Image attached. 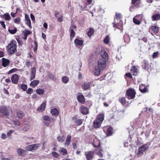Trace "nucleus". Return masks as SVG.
Returning <instances> with one entry per match:
<instances>
[{
  "label": "nucleus",
  "instance_id": "nucleus-38",
  "mask_svg": "<svg viewBox=\"0 0 160 160\" xmlns=\"http://www.w3.org/2000/svg\"><path fill=\"white\" fill-rule=\"evenodd\" d=\"M152 20H157L160 19V14H156L152 16Z\"/></svg>",
  "mask_w": 160,
  "mask_h": 160
},
{
  "label": "nucleus",
  "instance_id": "nucleus-27",
  "mask_svg": "<svg viewBox=\"0 0 160 160\" xmlns=\"http://www.w3.org/2000/svg\"><path fill=\"white\" fill-rule=\"evenodd\" d=\"M39 83V80H34L31 82L30 85L32 88H34L37 86Z\"/></svg>",
  "mask_w": 160,
  "mask_h": 160
},
{
  "label": "nucleus",
  "instance_id": "nucleus-3",
  "mask_svg": "<svg viewBox=\"0 0 160 160\" xmlns=\"http://www.w3.org/2000/svg\"><path fill=\"white\" fill-rule=\"evenodd\" d=\"M136 92L133 89L129 88L126 91L125 96L128 99H132L135 97Z\"/></svg>",
  "mask_w": 160,
  "mask_h": 160
},
{
  "label": "nucleus",
  "instance_id": "nucleus-48",
  "mask_svg": "<svg viewBox=\"0 0 160 160\" xmlns=\"http://www.w3.org/2000/svg\"><path fill=\"white\" fill-rule=\"evenodd\" d=\"M32 33L29 30H26L25 31L23 32V33L24 36H26L28 37V36L31 34Z\"/></svg>",
  "mask_w": 160,
  "mask_h": 160
},
{
  "label": "nucleus",
  "instance_id": "nucleus-40",
  "mask_svg": "<svg viewBox=\"0 0 160 160\" xmlns=\"http://www.w3.org/2000/svg\"><path fill=\"white\" fill-rule=\"evenodd\" d=\"M94 30L92 28H90L88 32L87 35L89 37L91 36L94 33Z\"/></svg>",
  "mask_w": 160,
  "mask_h": 160
},
{
  "label": "nucleus",
  "instance_id": "nucleus-43",
  "mask_svg": "<svg viewBox=\"0 0 160 160\" xmlns=\"http://www.w3.org/2000/svg\"><path fill=\"white\" fill-rule=\"evenodd\" d=\"M13 124L15 126H20L21 125V123L18 120H14L13 121Z\"/></svg>",
  "mask_w": 160,
  "mask_h": 160
},
{
  "label": "nucleus",
  "instance_id": "nucleus-41",
  "mask_svg": "<svg viewBox=\"0 0 160 160\" xmlns=\"http://www.w3.org/2000/svg\"><path fill=\"white\" fill-rule=\"evenodd\" d=\"M110 40V38L108 35L106 36L103 39V42L105 44H107L108 43Z\"/></svg>",
  "mask_w": 160,
  "mask_h": 160
},
{
  "label": "nucleus",
  "instance_id": "nucleus-34",
  "mask_svg": "<svg viewBox=\"0 0 160 160\" xmlns=\"http://www.w3.org/2000/svg\"><path fill=\"white\" fill-rule=\"evenodd\" d=\"M118 101L123 105H125L126 102V100L124 97L120 98Z\"/></svg>",
  "mask_w": 160,
  "mask_h": 160
},
{
  "label": "nucleus",
  "instance_id": "nucleus-5",
  "mask_svg": "<svg viewBox=\"0 0 160 160\" xmlns=\"http://www.w3.org/2000/svg\"><path fill=\"white\" fill-rule=\"evenodd\" d=\"M84 155L87 160H93L94 158V152L92 151L85 152Z\"/></svg>",
  "mask_w": 160,
  "mask_h": 160
},
{
  "label": "nucleus",
  "instance_id": "nucleus-32",
  "mask_svg": "<svg viewBox=\"0 0 160 160\" xmlns=\"http://www.w3.org/2000/svg\"><path fill=\"white\" fill-rule=\"evenodd\" d=\"M48 76L49 79L55 81L56 80L55 75L51 73L50 72L48 73Z\"/></svg>",
  "mask_w": 160,
  "mask_h": 160
},
{
  "label": "nucleus",
  "instance_id": "nucleus-35",
  "mask_svg": "<svg viewBox=\"0 0 160 160\" xmlns=\"http://www.w3.org/2000/svg\"><path fill=\"white\" fill-rule=\"evenodd\" d=\"M36 93L39 95H43L44 93V90L41 88H38L36 90Z\"/></svg>",
  "mask_w": 160,
  "mask_h": 160
},
{
  "label": "nucleus",
  "instance_id": "nucleus-39",
  "mask_svg": "<svg viewBox=\"0 0 160 160\" xmlns=\"http://www.w3.org/2000/svg\"><path fill=\"white\" fill-rule=\"evenodd\" d=\"M17 115L19 118H22L24 116V113L22 111H19L17 112Z\"/></svg>",
  "mask_w": 160,
  "mask_h": 160
},
{
  "label": "nucleus",
  "instance_id": "nucleus-46",
  "mask_svg": "<svg viewBox=\"0 0 160 160\" xmlns=\"http://www.w3.org/2000/svg\"><path fill=\"white\" fill-rule=\"evenodd\" d=\"M60 152L62 153L63 155H66L67 154V150L64 148H62L60 151Z\"/></svg>",
  "mask_w": 160,
  "mask_h": 160
},
{
  "label": "nucleus",
  "instance_id": "nucleus-17",
  "mask_svg": "<svg viewBox=\"0 0 160 160\" xmlns=\"http://www.w3.org/2000/svg\"><path fill=\"white\" fill-rule=\"evenodd\" d=\"M92 145L94 148H98L100 147L101 145L100 140L97 139H94Z\"/></svg>",
  "mask_w": 160,
  "mask_h": 160
},
{
  "label": "nucleus",
  "instance_id": "nucleus-18",
  "mask_svg": "<svg viewBox=\"0 0 160 160\" xmlns=\"http://www.w3.org/2000/svg\"><path fill=\"white\" fill-rule=\"evenodd\" d=\"M71 136L70 135H68L66 137V139L64 145L65 146H69L71 142Z\"/></svg>",
  "mask_w": 160,
  "mask_h": 160
},
{
  "label": "nucleus",
  "instance_id": "nucleus-6",
  "mask_svg": "<svg viewBox=\"0 0 160 160\" xmlns=\"http://www.w3.org/2000/svg\"><path fill=\"white\" fill-rule=\"evenodd\" d=\"M40 144L38 143L32 144L27 146L26 149L28 151H32V150H36L39 147Z\"/></svg>",
  "mask_w": 160,
  "mask_h": 160
},
{
  "label": "nucleus",
  "instance_id": "nucleus-57",
  "mask_svg": "<svg viewBox=\"0 0 160 160\" xmlns=\"http://www.w3.org/2000/svg\"><path fill=\"white\" fill-rule=\"evenodd\" d=\"M32 64V62L29 61H27L25 62V65L27 67H29L31 66Z\"/></svg>",
  "mask_w": 160,
  "mask_h": 160
},
{
  "label": "nucleus",
  "instance_id": "nucleus-12",
  "mask_svg": "<svg viewBox=\"0 0 160 160\" xmlns=\"http://www.w3.org/2000/svg\"><path fill=\"white\" fill-rule=\"evenodd\" d=\"M148 86L143 84H141V92L142 93L148 92H149Z\"/></svg>",
  "mask_w": 160,
  "mask_h": 160
},
{
  "label": "nucleus",
  "instance_id": "nucleus-30",
  "mask_svg": "<svg viewBox=\"0 0 160 160\" xmlns=\"http://www.w3.org/2000/svg\"><path fill=\"white\" fill-rule=\"evenodd\" d=\"M1 17L2 19H5V20H10L11 18V17L9 14L8 13L1 15Z\"/></svg>",
  "mask_w": 160,
  "mask_h": 160
},
{
  "label": "nucleus",
  "instance_id": "nucleus-58",
  "mask_svg": "<svg viewBox=\"0 0 160 160\" xmlns=\"http://www.w3.org/2000/svg\"><path fill=\"white\" fill-rule=\"evenodd\" d=\"M26 23L28 26L30 28H32L31 21H26Z\"/></svg>",
  "mask_w": 160,
  "mask_h": 160
},
{
  "label": "nucleus",
  "instance_id": "nucleus-19",
  "mask_svg": "<svg viewBox=\"0 0 160 160\" xmlns=\"http://www.w3.org/2000/svg\"><path fill=\"white\" fill-rule=\"evenodd\" d=\"M10 61L9 60L5 58H2V65L4 67L8 66L9 64Z\"/></svg>",
  "mask_w": 160,
  "mask_h": 160
},
{
  "label": "nucleus",
  "instance_id": "nucleus-36",
  "mask_svg": "<svg viewBox=\"0 0 160 160\" xmlns=\"http://www.w3.org/2000/svg\"><path fill=\"white\" fill-rule=\"evenodd\" d=\"M151 29L155 33H158L159 32L158 28L156 26H153L151 27Z\"/></svg>",
  "mask_w": 160,
  "mask_h": 160
},
{
  "label": "nucleus",
  "instance_id": "nucleus-53",
  "mask_svg": "<svg viewBox=\"0 0 160 160\" xmlns=\"http://www.w3.org/2000/svg\"><path fill=\"white\" fill-rule=\"evenodd\" d=\"M18 70V69L17 68H13V69H11L8 72V74H10L11 73H13L14 72H15Z\"/></svg>",
  "mask_w": 160,
  "mask_h": 160
},
{
  "label": "nucleus",
  "instance_id": "nucleus-33",
  "mask_svg": "<svg viewBox=\"0 0 160 160\" xmlns=\"http://www.w3.org/2000/svg\"><path fill=\"white\" fill-rule=\"evenodd\" d=\"M139 0H132L131 3L133 5L135 8H137L139 7V5L137 3L139 1Z\"/></svg>",
  "mask_w": 160,
  "mask_h": 160
},
{
  "label": "nucleus",
  "instance_id": "nucleus-1",
  "mask_svg": "<svg viewBox=\"0 0 160 160\" xmlns=\"http://www.w3.org/2000/svg\"><path fill=\"white\" fill-rule=\"evenodd\" d=\"M101 58L99 59L98 61L97 66L103 69L107 66L108 56L107 52L105 50H103L101 52Z\"/></svg>",
  "mask_w": 160,
  "mask_h": 160
},
{
  "label": "nucleus",
  "instance_id": "nucleus-31",
  "mask_svg": "<svg viewBox=\"0 0 160 160\" xmlns=\"http://www.w3.org/2000/svg\"><path fill=\"white\" fill-rule=\"evenodd\" d=\"M69 32H70V40L72 41L73 38L75 36V32L73 29H69Z\"/></svg>",
  "mask_w": 160,
  "mask_h": 160
},
{
  "label": "nucleus",
  "instance_id": "nucleus-51",
  "mask_svg": "<svg viewBox=\"0 0 160 160\" xmlns=\"http://www.w3.org/2000/svg\"><path fill=\"white\" fill-rule=\"evenodd\" d=\"M57 139L59 142H63L64 141V140L63 139V137L62 136V137L59 136L57 137Z\"/></svg>",
  "mask_w": 160,
  "mask_h": 160
},
{
  "label": "nucleus",
  "instance_id": "nucleus-47",
  "mask_svg": "<svg viewBox=\"0 0 160 160\" xmlns=\"http://www.w3.org/2000/svg\"><path fill=\"white\" fill-rule=\"evenodd\" d=\"M33 42L35 45V47L33 48V51L34 52H36L37 51L38 49V44L37 42L35 40Z\"/></svg>",
  "mask_w": 160,
  "mask_h": 160
},
{
  "label": "nucleus",
  "instance_id": "nucleus-29",
  "mask_svg": "<svg viewBox=\"0 0 160 160\" xmlns=\"http://www.w3.org/2000/svg\"><path fill=\"white\" fill-rule=\"evenodd\" d=\"M148 148V146L147 144L143 145L141 146V154H142Z\"/></svg>",
  "mask_w": 160,
  "mask_h": 160
},
{
  "label": "nucleus",
  "instance_id": "nucleus-24",
  "mask_svg": "<svg viewBox=\"0 0 160 160\" xmlns=\"http://www.w3.org/2000/svg\"><path fill=\"white\" fill-rule=\"evenodd\" d=\"M143 63L144 66L143 65V68L145 70H148L149 68V67L150 66L147 60L144 59L143 60Z\"/></svg>",
  "mask_w": 160,
  "mask_h": 160
},
{
  "label": "nucleus",
  "instance_id": "nucleus-62",
  "mask_svg": "<svg viewBox=\"0 0 160 160\" xmlns=\"http://www.w3.org/2000/svg\"><path fill=\"white\" fill-rule=\"evenodd\" d=\"M17 10L18 9H17V11H16L15 12H12L11 13V15L13 18H14L15 17V14H16L17 12Z\"/></svg>",
  "mask_w": 160,
  "mask_h": 160
},
{
  "label": "nucleus",
  "instance_id": "nucleus-44",
  "mask_svg": "<svg viewBox=\"0 0 160 160\" xmlns=\"http://www.w3.org/2000/svg\"><path fill=\"white\" fill-rule=\"evenodd\" d=\"M113 27L114 28L120 29L122 27V24L120 25L118 23H115V22L113 23Z\"/></svg>",
  "mask_w": 160,
  "mask_h": 160
},
{
  "label": "nucleus",
  "instance_id": "nucleus-20",
  "mask_svg": "<svg viewBox=\"0 0 160 160\" xmlns=\"http://www.w3.org/2000/svg\"><path fill=\"white\" fill-rule=\"evenodd\" d=\"M17 153L18 154L21 156H24L25 155L27 151L25 150H23L21 148H19L18 149Z\"/></svg>",
  "mask_w": 160,
  "mask_h": 160
},
{
  "label": "nucleus",
  "instance_id": "nucleus-28",
  "mask_svg": "<svg viewBox=\"0 0 160 160\" xmlns=\"http://www.w3.org/2000/svg\"><path fill=\"white\" fill-rule=\"evenodd\" d=\"M104 117V114L102 113L99 114L97 116L96 119L102 122L103 121Z\"/></svg>",
  "mask_w": 160,
  "mask_h": 160
},
{
  "label": "nucleus",
  "instance_id": "nucleus-63",
  "mask_svg": "<svg viewBox=\"0 0 160 160\" xmlns=\"http://www.w3.org/2000/svg\"><path fill=\"white\" fill-rule=\"evenodd\" d=\"M1 138H2L5 139L7 138L6 135L5 134L3 133L2 134Z\"/></svg>",
  "mask_w": 160,
  "mask_h": 160
},
{
  "label": "nucleus",
  "instance_id": "nucleus-2",
  "mask_svg": "<svg viewBox=\"0 0 160 160\" xmlns=\"http://www.w3.org/2000/svg\"><path fill=\"white\" fill-rule=\"evenodd\" d=\"M17 42L15 40H12L6 47V49L8 53L10 54L14 53L17 51Z\"/></svg>",
  "mask_w": 160,
  "mask_h": 160
},
{
  "label": "nucleus",
  "instance_id": "nucleus-49",
  "mask_svg": "<svg viewBox=\"0 0 160 160\" xmlns=\"http://www.w3.org/2000/svg\"><path fill=\"white\" fill-rule=\"evenodd\" d=\"M8 31L10 33L12 34H14L17 32V29L16 28H15L14 29L12 30L9 29L8 30Z\"/></svg>",
  "mask_w": 160,
  "mask_h": 160
},
{
  "label": "nucleus",
  "instance_id": "nucleus-26",
  "mask_svg": "<svg viewBox=\"0 0 160 160\" xmlns=\"http://www.w3.org/2000/svg\"><path fill=\"white\" fill-rule=\"evenodd\" d=\"M51 113L53 116H58L59 114V112L56 108L52 109L51 110Z\"/></svg>",
  "mask_w": 160,
  "mask_h": 160
},
{
  "label": "nucleus",
  "instance_id": "nucleus-52",
  "mask_svg": "<svg viewBox=\"0 0 160 160\" xmlns=\"http://www.w3.org/2000/svg\"><path fill=\"white\" fill-rule=\"evenodd\" d=\"M16 40H17L18 44L19 46H22V40H20L19 38H16Z\"/></svg>",
  "mask_w": 160,
  "mask_h": 160
},
{
  "label": "nucleus",
  "instance_id": "nucleus-4",
  "mask_svg": "<svg viewBox=\"0 0 160 160\" xmlns=\"http://www.w3.org/2000/svg\"><path fill=\"white\" fill-rule=\"evenodd\" d=\"M10 109L5 106L0 107V113H2L3 116H9Z\"/></svg>",
  "mask_w": 160,
  "mask_h": 160
},
{
  "label": "nucleus",
  "instance_id": "nucleus-7",
  "mask_svg": "<svg viewBox=\"0 0 160 160\" xmlns=\"http://www.w3.org/2000/svg\"><path fill=\"white\" fill-rule=\"evenodd\" d=\"M77 99L78 101L82 104H84L85 102V99L83 95L81 92H78L77 96Z\"/></svg>",
  "mask_w": 160,
  "mask_h": 160
},
{
  "label": "nucleus",
  "instance_id": "nucleus-54",
  "mask_svg": "<svg viewBox=\"0 0 160 160\" xmlns=\"http://www.w3.org/2000/svg\"><path fill=\"white\" fill-rule=\"evenodd\" d=\"M159 53L158 52H155L153 53L152 55V58H155L158 57V56Z\"/></svg>",
  "mask_w": 160,
  "mask_h": 160
},
{
  "label": "nucleus",
  "instance_id": "nucleus-61",
  "mask_svg": "<svg viewBox=\"0 0 160 160\" xmlns=\"http://www.w3.org/2000/svg\"><path fill=\"white\" fill-rule=\"evenodd\" d=\"M72 148L74 150H75L77 148V146L76 143H72Z\"/></svg>",
  "mask_w": 160,
  "mask_h": 160
},
{
  "label": "nucleus",
  "instance_id": "nucleus-50",
  "mask_svg": "<svg viewBox=\"0 0 160 160\" xmlns=\"http://www.w3.org/2000/svg\"><path fill=\"white\" fill-rule=\"evenodd\" d=\"M27 85L26 84H22L21 85V88L23 91H26L27 89Z\"/></svg>",
  "mask_w": 160,
  "mask_h": 160
},
{
  "label": "nucleus",
  "instance_id": "nucleus-21",
  "mask_svg": "<svg viewBox=\"0 0 160 160\" xmlns=\"http://www.w3.org/2000/svg\"><path fill=\"white\" fill-rule=\"evenodd\" d=\"M36 69L35 67L32 68L31 69V76L30 80L31 81L34 79L36 77Z\"/></svg>",
  "mask_w": 160,
  "mask_h": 160
},
{
  "label": "nucleus",
  "instance_id": "nucleus-8",
  "mask_svg": "<svg viewBox=\"0 0 160 160\" xmlns=\"http://www.w3.org/2000/svg\"><path fill=\"white\" fill-rule=\"evenodd\" d=\"M42 119L44 121H47V122H44L43 124L44 125L48 127L51 123V118L48 115H44L42 117Z\"/></svg>",
  "mask_w": 160,
  "mask_h": 160
},
{
  "label": "nucleus",
  "instance_id": "nucleus-10",
  "mask_svg": "<svg viewBox=\"0 0 160 160\" xmlns=\"http://www.w3.org/2000/svg\"><path fill=\"white\" fill-rule=\"evenodd\" d=\"M11 80L13 83L15 84H17L19 80V77L18 75L17 74L13 75L11 78Z\"/></svg>",
  "mask_w": 160,
  "mask_h": 160
},
{
  "label": "nucleus",
  "instance_id": "nucleus-22",
  "mask_svg": "<svg viewBox=\"0 0 160 160\" xmlns=\"http://www.w3.org/2000/svg\"><path fill=\"white\" fill-rule=\"evenodd\" d=\"M113 129L111 127V126H109L108 127L106 130V135L107 136H111L113 134Z\"/></svg>",
  "mask_w": 160,
  "mask_h": 160
},
{
  "label": "nucleus",
  "instance_id": "nucleus-37",
  "mask_svg": "<svg viewBox=\"0 0 160 160\" xmlns=\"http://www.w3.org/2000/svg\"><path fill=\"white\" fill-rule=\"evenodd\" d=\"M122 15L120 13H116L114 17L117 20H120L122 19Z\"/></svg>",
  "mask_w": 160,
  "mask_h": 160
},
{
  "label": "nucleus",
  "instance_id": "nucleus-16",
  "mask_svg": "<svg viewBox=\"0 0 160 160\" xmlns=\"http://www.w3.org/2000/svg\"><path fill=\"white\" fill-rule=\"evenodd\" d=\"M72 120L75 121L74 122L78 126L81 125L82 123V119H78L75 117H72Z\"/></svg>",
  "mask_w": 160,
  "mask_h": 160
},
{
  "label": "nucleus",
  "instance_id": "nucleus-14",
  "mask_svg": "<svg viewBox=\"0 0 160 160\" xmlns=\"http://www.w3.org/2000/svg\"><path fill=\"white\" fill-rule=\"evenodd\" d=\"M102 68L99 67L98 66H95L94 68V69L93 70V73L95 75L97 76H99L101 72V71Z\"/></svg>",
  "mask_w": 160,
  "mask_h": 160
},
{
  "label": "nucleus",
  "instance_id": "nucleus-13",
  "mask_svg": "<svg viewBox=\"0 0 160 160\" xmlns=\"http://www.w3.org/2000/svg\"><path fill=\"white\" fill-rule=\"evenodd\" d=\"M81 112L83 115H87L89 113V111L88 108L84 106H82L80 108Z\"/></svg>",
  "mask_w": 160,
  "mask_h": 160
},
{
  "label": "nucleus",
  "instance_id": "nucleus-45",
  "mask_svg": "<svg viewBox=\"0 0 160 160\" xmlns=\"http://www.w3.org/2000/svg\"><path fill=\"white\" fill-rule=\"evenodd\" d=\"M103 151L102 149H100L99 151L97 153V154L100 158H102L103 156Z\"/></svg>",
  "mask_w": 160,
  "mask_h": 160
},
{
  "label": "nucleus",
  "instance_id": "nucleus-64",
  "mask_svg": "<svg viewBox=\"0 0 160 160\" xmlns=\"http://www.w3.org/2000/svg\"><path fill=\"white\" fill-rule=\"evenodd\" d=\"M76 28L77 27L75 25H72L70 26L69 29H76Z\"/></svg>",
  "mask_w": 160,
  "mask_h": 160
},
{
  "label": "nucleus",
  "instance_id": "nucleus-11",
  "mask_svg": "<svg viewBox=\"0 0 160 160\" xmlns=\"http://www.w3.org/2000/svg\"><path fill=\"white\" fill-rule=\"evenodd\" d=\"M83 40L79 39L78 38L75 39L74 41V43L76 47L82 46L83 45Z\"/></svg>",
  "mask_w": 160,
  "mask_h": 160
},
{
  "label": "nucleus",
  "instance_id": "nucleus-23",
  "mask_svg": "<svg viewBox=\"0 0 160 160\" xmlns=\"http://www.w3.org/2000/svg\"><path fill=\"white\" fill-rule=\"evenodd\" d=\"M102 122L96 119L93 122V126L94 128H99L100 127V123Z\"/></svg>",
  "mask_w": 160,
  "mask_h": 160
},
{
  "label": "nucleus",
  "instance_id": "nucleus-9",
  "mask_svg": "<svg viewBox=\"0 0 160 160\" xmlns=\"http://www.w3.org/2000/svg\"><path fill=\"white\" fill-rule=\"evenodd\" d=\"M93 83L92 81L90 82H85L82 86V88L84 91H86L90 88L91 85Z\"/></svg>",
  "mask_w": 160,
  "mask_h": 160
},
{
  "label": "nucleus",
  "instance_id": "nucleus-25",
  "mask_svg": "<svg viewBox=\"0 0 160 160\" xmlns=\"http://www.w3.org/2000/svg\"><path fill=\"white\" fill-rule=\"evenodd\" d=\"M131 72L132 73L133 75L135 76L137 75L138 72V69L135 66H133L132 67L131 69Z\"/></svg>",
  "mask_w": 160,
  "mask_h": 160
},
{
  "label": "nucleus",
  "instance_id": "nucleus-56",
  "mask_svg": "<svg viewBox=\"0 0 160 160\" xmlns=\"http://www.w3.org/2000/svg\"><path fill=\"white\" fill-rule=\"evenodd\" d=\"M33 92V90L31 88H29L27 91H26V93L27 94H31Z\"/></svg>",
  "mask_w": 160,
  "mask_h": 160
},
{
  "label": "nucleus",
  "instance_id": "nucleus-59",
  "mask_svg": "<svg viewBox=\"0 0 160 160\" xmlns=\"http://www.w3.org/2000/svg\"><path fill=\"white\" fill-rule=\"evenodd\" d=\"M125 76L126 77H128L129 78H132V75L130 73V72H128V73H126L125 74Z\"/></svg>",
  "mask_w": 160,
  "mask_h": 160
},
{
  "label": "nucleus",
  "instance_id": "nucleus-55",
  "mask_svg": "<svg viewBox=\"0 0 160 160\" xmlns=\"http://www.w3.org/2000/svg\"><path fill=\"white\" fill-rule=\"evenodd\" d=\"M52 155L53 157L56 158H58L59 156V154L55 152H52Z\"/></svg>",
  "mask_w": 160,
  "mask_h": 160
},
{
  "label": "nucleus",
  "instance_id": "nucleus-15",
  "mask_svg": "<svg viewBox=\"0 0 160 160\" xmlns=\"http://www.w3.org/2000/svg\"><path fill=\"white\" fill-rule=\"evenodd\" d=\"M46 102L44 101L41 105L40 106L37 108V111L39 112L43 111L46 107Z\"/></svg>",
  "mask_w": 160,
  "mask_h": 160
},
{
  "label": "nucleus",
  "instance_id": "nucleus-60",
  "mask_svg": "<svg viewBox=\"0 0 160 160\" xmlns=\"http://www.w3.org/2000/svg\"><path fill=\"white\" fill-rule=\"evenodd\" d=\"M0 23L1 24V25L2 26V27L4 28H6V25L5 24V22L4 21H0Z\"/></svg>",
  "mask_w": 160,
  "mask_h": 160
},
{
  "label": "nucleus",
  "instance_id": "nucleus-42",
  "mask_svg": "<svg viewBox=\"0 0 160 160\" xmlns=\"http://www.w3.org/2000/svg\"><path fill=\"white\" fill-rule=\"evenodd\" d=\"M68 78L66 76H64L62 78V81L64 83H67L69 81Z\"/></svg>",
  "mask_w": 160,
  "mask_h": 160
}]
</instances>
